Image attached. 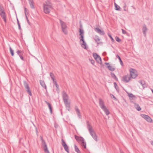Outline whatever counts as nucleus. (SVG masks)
I'll list each match as a JSON object with an SVG mask.
<instances>
[{"mask_svg":"<svg viewBox=\"0 0 153 153\" xmlns=\"http://www.w3.org/2000/svg\"><path fill=\"white\" fill-rule=\"evenodd\" d=\"M75 138L76 140L79 141H80V140L82 138H83L82 137H79V136H77L76 135H74Z\"/></svg>","mask_w":153,"mask_h":153,"instance_id":"obj_33","label":"nucleus"},{"mask_svg":"<svg viewBox=\"0 0 153 153\" xmlns=\"http://www.w3.org/2000/svg\"><path fill=\"white\" fill-rule=\"evenodd\" d=\"M102 109L104 111L106 115H108L110 114L109 110L107 109L106 107Z\"/></svg>","mask_w":153,"mask_h":153,"instance_id":"obj_25","label":"nucleus"},{"mask_svg":"<svg viewBox=\"0 0 153 153\" xmlns=\"http://www.w3.org/2000/svg\"><path fill=\"white\" fill-rule=\"evenodd\" d=\"M80 140V141H81V145L82 147H83L84 149L86 148V143L84 141V139L83 138H82Z\"/></svg>","mask_w":153,"mask_h":153,"instance_id":"obj_16","label":"nucleus"},{"mask_svg":"<svg viewBox=\"0 0 153 153\" xmlns=\"http://www.w3.org/2000/svg\"><path fill=\"white\" fill-rule=\"evenodd\" d=\"M45 102L48 105L49 108V110L50 111V112L51 114H52V107L51 106V104L50 103L46 101H45Z\"/></svg>","mask_w":153,"mask_h":153,"instance_id":"obj_22","label":"nucleus"},{"mask_svg":"<svg viewBox=\"0 0 153 153\" xmlns=\"http://www.w3.org/2000/svg\"><path fill=\"white\" fill-rule=\"evenodd\" d=\"M111 97V98H114V100L117 101V99L112 94H110Z\"/></svg>","mask_w":153,"mask_h":153,"instance_id":"obj_44","label":"nucleus"},{"mask_svg":"<svg viewBox=\"0 0 153 153\" xmlns=\"http://www.w3.org/2000/svg\"><path fill=\"white\" fill-rule=\"evenodd\" d=\"M126 5L125 4V5L123 6L124 10L125 11H126L127 9H126Z\"/></svg>","mask_w":153,"mask_h":153,"instance_id":"obj_53","label":"nucleus"},{"mask_svg":"<svg viewBox=\"0 0 153 153\" xmlns=\"http://www.w3.org/2000/svg\"><path fill=\"white\" fill-rule=\"evenodd\" d=\"M24 85L26 89V91L27 93L30 95L32 96V94L31 90L27 82L26 81H24L23 82Z\"/></svg>","mask_w":153,"mask_h":153,"instance_id":"obj_3","label":"nucleus"},{"mask_svg":"<svg viewBox=\"0 0 153 153\" xmlns=\"http://www.w3.org/2000/svg\"><path fill=\"white\" fill-rule=\"evenodd\" d=\"M53 82V84L55 85L56 87V90L57 91H59V85L57 84L56 80Z\"/></svg>","mask_w":153,"mask_h":153,"instance_id":"obj_34","label":"nucleus"},{"mask_svg":"<svg viewBox=\"0 0 153 153\" xmlns=\"http://www.w3.org/2000/svg\"><path fill=\"white\" fill-rule=\"evenodd\" d=\"M102 55L104 56H105L106 55V53L105 52H104L103 53Z\"/></svg>","mask_w":153,"mask_h":153,"instance_id":"obj_57","label":"nucleus"},{"mask_svg":"<svg viewBox=\"0 0 153 153\" xmlns=\"http://www.w3.org/2000/svg\"><path fill=\"white\" fill-rule=\"evenodd\" d=\"M17 24H18V25L20 24L19 22V20H18V19H17Z\"/></svg>","mask_w":153,"mask_h":153,"instance_id":"obj_58","label":"nucleus"},{"mask_svg":"<svg viewBox=\"0 0 153 153\" xmlns=\"http://www.w3.org/2000/svg\"><path fill=\"white\" fill-rule=\"evenodd\" d=\"M4 9V8L1 4H0V11Z\"/></svg>","mask_w":153,"mask_h":153,"instance_id":"obj_47","label":"nucleus"},{"mask_svg":"<svg viewBox=\"0 0 153 153\" xmlns=\"http://www.w3.org/2000/svg\"><path fill=\"white\" fill-rule=\"evenodd\" d=\"M105 64L106 65H109V63H107V62H105Z\"/></svg>","mask_w":153,"mask_h":153,"instance_id":"obj_61","label":"nucleus"},{"mask_svg":"<svg viewBox=\"0 0 153 153\" xmlns=\"http://www.w3.org/2000/svg\"><path fill=\"white\" fill-rule=\"evenodd\" d=\"M141 117L144 118L148 122L151 123L152 121V119L148 115L143 114H141Z\"/></svg>","mask_w":153,"mask_h":153,"instance_id":"obj_5","label":"nucleus"},{"mask_svg":"<svg viewBox=\"0 0 153 153\" xmlns=\"http://www.w3.org/2000/svg\"><path fill=\"white\" fill-rule=\"evenodd\" d=\"M82 43H81V46L84 48L85 49H86V43L85 42L84 40H83V41H82Z\"/></svg>","mask_w":153,"mask_h":153,"instance_id":"obj_27","label":"nucleus"},{"mask_svg":"<svg viewBox=\"0 0 153 153\" xmlns=\"http://www.w3.org/2000/svg\"><path fill=\"white\" fill-rule=\"evenodd\" d=\"M22 55H23V54H22V55H20V56H19V57H20V58H21V59L22 60H23V61H24V60H24V59L23 57V56H22Z\"/></svg>","mask_w":153,"mask_h":153,"instance_id":"obj_50","label":"nucleus"},{"mask_svg":"<svg viewBox=\"0 0 153 153\" xmlns=\"http://www.w3.org/2000/svg\"><path fill=\"white\" fill-rule=\"evenodd\" d=\"M89 60L90 61L91 63L93 65H94L95 63V61L94 60L91 59H89Z\"/></svg>","mask_w":153,"mask_h":153,"instance_id":"obj_45","label":"nucleus"},{"mask_svg":"<svg viewBox=\"0 0 153 153\" xmlns=\"http://www.w3.org/2000/svg\"><path fill=\"white\" fill-rule=\"evenodd\" d=\"M43 149L44 150L45 152L46 153H49V152L48 151L47 145H45L43 147Z\"/></svg>","mask_w":153,"mask_h":153,"instance_id":"obj_26","label":"nucleus"},{"mask_svg":"<svg viewBox=\"0 0 153 153\" xmlns=\"http://www.w3.org/2000/svg\"><path fill=\"white\" fill-rule=\"evenodd\" d=\"M87 125L88 129V131L89 132L91 131L94 130L92 128V127L90 125V123L89 121H87Z\"/></svg>","mask_w":153,"mask_h":153,"instance_id":"obj_14","label":"nucleus"},{"mask_svg":"<svg viewBox=\"0 0 153 153\" xmlns=\"http://www.w3.org/2000/svg\"><path fill=\"white\" fill-rule=\"evenodd\" d=\"M122 33L123 34H125L126 33V32L125 30H124L123 29H122Z\"/></svg>","mask_w":153,"mask_h":153,"instance_id":"obj_52","label":"nucleus"},{"mask_svg":"<svg viewBox=\"0 0 153 153\" xmlns=\"http://www.w3.org/2000/svg\"><path fill=\"white\" fill-rule=\"evenodd\" d=\"M62 99L64 102L68 101L69 97L65 91L63 92Z\"/></svg>","mask_w":153,"mask_h":153,"instance_id":"obj_7","label":"nucleus"},{"mask_svg":"<svg viewBox=\"0 0 153 153\" xmlns=\"http://www.w3.org/2000/svg\"><path fill=\"white\" fill-rule=\"evenodd\" d=\"M98 57H99V58H98V59H95L97 62L99 63L102 64V59H101V58L99 56Z\"/></svg>","mask_w":153,"mask_h":153,"instance_id":"obj_28","label":"nucleus"},{"mask_svg":"<svg viewBox=\"0 0 153 153\" xmlns=\"http://www.w3.org/2000/svg\"><path fill=\"white\" fill-rule=\"evenodd\" d=\"M18 27H19V29L21 30V26H20V25H18Z\"/></svg>","mask_w":153,"mask_h":153,"instance_id":"obj_55","label":"nucleus"},{"mask_svg":"<svg viewBox=\"0 0 153 153\" xmlns=\"http://www.w3.org/2000/svg\"><path fill=\"white\" fill-rule=\"evenodd\" d=\"M143 33L144 36H146V32L148 30V29L147 28L146 25L144 24L143 26L142 29Z\"/></svg>","mask_w":153,"mask_h":153,"instance_id":"obj_13","label":"nucleus"},{"mask_svg":"<svg viewBox=\"0 0 153 153\" xmlns=\"http://www.w3.org/2000/svg\"><path fill=\"white\" fill-rule=\"evenodd\" d=\"M62 145L63 146L65 150L68 153L69 152L68 147L64 140L62 139Z\"/></svg>","mask_w":153,"mask_h":153,"instance_id":"obj_6","label":"nucleus"},{"mask_svg":"<svg viewBox=\"0 0 153 153\" xmlns=\"http://www.w3.org/2000/svg\"><path fill=\"white\" fill-rule=\"evenodd\" d=\"M107 67L109 70L111 71H114L115 69V68L113 67L112 66H110L109 65L108 66H107Z\"/></svg>","mask_w":153,"mask_h":153,"instance_id":"obj_29","label":"nucleus"},{"mask_svg":"<svg viewBox=\"0 0 153 153\" xmlns=\"http://www.w3.org/2000/svg\"><path fill=\"white\" fill-rule=\"evenodd\" d=\"M29 3L31 8L33 9L34 8V2L33 0H28Z\"/></svg>","mask_w":153,"mask_h":153,"instance_id":"obj_18","label":"nucleus"},{"mask_svg":"<svg viewBox=\"0 0 153 153\" xmlns=\"http://www.w3.org/2000/svg\"><path fill=\"white\" fill-rule=\"evenodd\" d=\"M134 107L135 108L137 109V110L138 111H140L141 110V108L140 107L139 105L136 103H134Z\"/></svg>","mask_w":153,"mask_h":153,"instance_id":"obj_24","label":"nucleus"},{"mask_svg":"<svg viewBox=\"0 0 153 153\" xmlns=\"http://www.w3.org/2000/svg\"><path fill=\"white\" fill-rule=\"evenodd\" d=\"M151 91H152V93H153V89H152Z\"/></svg>","mask_w":153,"mask_h":153,"instance_id":"obj_62","label":"nucleus"},{"mask_svg":"<svg viewBox=\"0 0 153 153\" xmlns=\"http://www.w3.org/2000/svg\"><path fill=\"white\" fill-rule=\"evenodd\" d=\"M53 81V82L54 81H56V80L54 79V77L52 78H51Z\"/></svg>","mask_w":153,"mask_h":153,"instance_id":"obj_56","label":"nucleus"},{"mask_svg":"<svg viewBox=\"0 0 153 153\" xmlns=\"http://www.w3.org/2000/svg\"><path fill=\"white\" fill-rule=\"evenodd\" d=\"M64 103L65 105L66 108L69 111L70 108V102H68V101L64 102Z\"/></svg>","mask_w":153,"mask_h":153,"instance_id":"obj_17","label":"nucleus"},{"mask_svg":"<svg viewBox=\"0 0 153 153\" xmlns=\"http://www.w3.org/2000/svg\"><path fill=\"white\" fill-rule=\"evenodd\" d=\"M138 82L142 85L143 89H144L145 88L147 87L148 85L145 82L144 80H140L138 81Z\"/></svg>","mask_w":153,"mask_h":153,"instance_id":"obj_9","label":"nucleus"},{"mask_svg":"<svg viewBox=\"0 0 153 153\" xmlns=\"http://www.w3.org/2000/svg\"><path fill=\"white\" fill-rule=\"evenodd\" d=\"M25 16H26V19H27V22L29 24V20L28 19V18L27 17V15H25Z\"/></svg>","mask_w":153,"mask_h":153,"instance_id":"obj_54","label":"nucleus"},{"mask_svg":"<svg viewBox=\"0 0 153 153\" xmlns=\"http://www.w3.org/2000/svg\"><path fill=\"white\" fill-rule=\"evenodd\" d=\"M151 144L153 146V141H151Z\"/></svg>","mask_w":153,"mask_h":153,"instance_id":"obj_59","label":"nucleus"},{"mask_svg":"<svg viewBox=\"0 0 153 153\" xmlns=\"http://www.w3.org/2000/svg\"><path fill=\"white\" fill-rule=\"evenodd\" d=\"M43 10L44 12L46 14H49L53 8L51 3L48 1L43 4Z\"/></svg>","mask_w":153,"mask_h":153,"instance_id":"obj_1","label":"nucleus"},{"mask_svg":"<svg viewBox=\"0 0 153 153\" xmlns=\"http://www.w3.org/2000/svg\"><path fill=\"white\" fill-rule=\"evenodd\" d=\"M74 146L75 152H77V153H81L80 151L79 148H78L77 146L76 145H74Z\"/></svg>","mask_w":153,"mask_h":153,"instance_id":"obj_31","label":"nucleus"},{"mask_svg":"<svg viewBox=\"0 0 153 153\" xmlns=\"http://www.w3.org/2000/svg\"><path fill=\"white\" fill-rule=\"evenodd\" d=\"M89 132L91 135L92 137L94 139V140L96 141H98L97 139V137L94 130Z\"/></svg>","mask_w":153,"mask_h":153,"instance_id":"obj_10","label":"nucleus"},{"mask_svg":"<svg viewBox=\"0 0 153 153\" xmlns=\"http://www.w3.org/2000/svg\"><path fill=\"white\" fill-rule=\"evenodd\" d=\"M40 83L41 85L44 88H45L46 90H47V87L44 81L40 80Z\"/></svg>","mask_w":153,"mask_h":153,"instance_id":"obj_20","label":"nucleus"},{"mask_svg":"<svg viewBox=\"0 0 153 153\" xmlns=\"http://www.w3.org/2000/svg\"><path fill=\"white\" fill-rule=\"evenodd\" d=\"M16 53L19 55V56H20V55H21L22 54H23L22 51L19 50H18L17 51Z\"/></svg>","mask_w":153,"mask_h":153,"instance_id":"obj_38","label":"nucleus"},{"mask_svg":"<svg viewBox=\"0 0 153 153\" xmlns=\"http://www.w3.org/2000/svg\"><path fill=\"white\" fill-rule=\"evenodd\" d=\"M114 87H115V88L116 89H117V87L118 86L117 83L115 82H114Z\"/></svg>","mask_w":153,"mask_h":153,"instance_id":"obj_49","label":"nucleus"},{"mask_svg":"<svg viewBox=\"0 0 153 153\" xmlns=\"http://www.w3.org/2000/svg\"><path fill=\"white\" fill-rule=\"evenodd\" d=\"M131 78L129 75H126L123 76V80L125 82H128L130 81Z\"/></svg>","mask_w":153,"mask_h":153,"instance_id":"obj_8","label":"nucleus"},{"mask_svg":"<svg viewBox=\"0 0 153 153\" xmlns=\"http://www.w3.org/2000/svg\"><path fill=\"white\" fill-rule=\"evenodd\" d=\"M121 153H124L123 152H121Z\"/></svg>","mask_w":153,"mask_h":153,"instance_id":"obj_63","label":"nucleus"},{"mask_svg":"<svg viewBox=\"0 0 153 153\" xmlns=\"http://www.w3.org/2000/svg\"><path fill=\"white\" fill-rule=\"evenodd\" d=\"M10 51L12 56H13L14 55V51L10 47Z\"/></svg>","mask_w":153,"mask_h":153,"instance_id":"obj_37","label":"nucleus"},{"mask_svg":"<svg viewBox=\"0 0 153 153\" xmlns=\"http://www.w3.org/2000/svg\"><path fill=\"white\" fill-rule=\"evenodd\" d=\"M128 96L130 97H135V96L132 94H128Z\"/></svg>","mask_w":153,"mask_h":153,"instance_id":"obj_43","label":"nucleus"},{"mask_svg":"<svg viewBox=\"0 0 153 153\" xmlns=\"http://www.w3.org/2000/svg\"><path fill=\"white\" fill-rule=\"evenodd\" d=\"M115 39L116 41L118 42H120L121 41V39L117 36H116Z\"/></svg>","mask_w":153,"mask_h":153,"instance_id":"obj_42","label":"nucleus"},{"mask_svg":"<svg viewBox=\"0 0 153 153\" xmlns=\"http://www.w3.org/2000/svg\"><path fill=\"white\" fill-rule=\"evenodd\" d=\"M130 76L132 78H135L137 76V71L136 70L132 68L130 69Z\"/></svg>","mask_w":153,"mask_h":153,"instance_id":"obj_4","label":"nucleus"},{"mask_svg":"<svg viewBox=\"0 0 153 153\" xmlns=\"http://www.w3.org/2000/svg\"><path fill=\"white\" fill-rule=\"evenodd\" d=\"M111 77L113 78L115 80L118 81V79L114 73L112 72H111Z\"/></svg>","mask_w":153,"mask_h":153,"instance_id":"obj_23","label":"nucleus"},{"mask_svg":"<svg viewBox=\"0 0 153 153\" xmlns=\"http://www.w3.org/2000/svg\"><path fill=\"white\" fill-rule=\"evenodd\" d=\"M94 39L95 40L96 42L97 43V45H98L100 43L99 42L100 40V37L97 36L96 35L95 36Z\"/></svg>","mask_w":153,"mask_h":153,"instance_id":"obj_19","label":"nucleus"},{"mask_svg":"<svg viewBox=\"0 0 153 153\" xmlns=\"http://www.w3.org/2000/svg\"><path fill=\"white\" fill-rule=\"evenodd\" d=\"M41 139L42 140V145L43 146L45 145H46V143L45 141L43 140L42 137H41Z\"/></svg>","mask_w":153,"mask_h":153,"instance_id":"obj_39","label":"nucleus"},{"mask_svg":"<svg viewBox=\"0 0 153 153\" xmlns=\"http://www.w3.org/2000/svg\"><path fill=\"white\" fill-rule=\"evenodd\" d=\"M114 5L115 7V9L117 10H120V7L118 6L116 3H114Z\"/></svg>","mask_w":153,"mask_h":153,"instance_id":"obj_32","label":"nucleus"},{"mask_svg":"<svg viewBox=\"0 0 153 153\" xmlns=\"http://www.w3.org/2000/svg\"><path fill=\"white\" fill-rule=\"evenodd\" d=\"M116 57L117 58H118V59L119 60V61L120 62L121 65L123 66V63L119 56L118 55H116Z\"/></svg>","mask_w":153,"mask_h":153,"instance_id":"obj_30","label":"nucleus"},{"mask_svg":"<svg viewBox=\"0 0 153 153\" xmlns=\"http://www.w3.org/2000/svg\"><path fill=\"white\" fill-rule=\"evenodd\" d=\"M24 11L25 15H27V13H28V11L26 8L24 7Z\"/></svg>","mask_w":153,"mask_h":153,"instance_id":"obj_41","label":"nucleus"},{"mask_svg":"<svg viewBox=\"0 0 153 153\" xmlns=\"http://www.w3.org/2000/svg\"><path fill=\"white\" fill-rule=\"evenodd\" d=\"M116 90H117V91L118 92H119V90L118 89V88H117V89H116Z\"/></svg>","mask_w":153,"mask_h":153,"instance_id":"obj_60","label":"nucleus"},{"mask_svg":"<svg viewBox=\"0 0 153 153\" xmlns=\"http://www.w3.org/2000/svg\"><path fill=\"white\" fill-rule=\"evenodd\" d=\"M79 32L80 33L79 35H81L84 34V31L83 29L81 28L79 29Z\"/></svg>","mask_w":153,"mask_h":153,"instance_id":"obj_36","label":"nucleus"},{"mask_svg":"<svg viewBox=\"0 0 153 153\" xmlns=\"http://www.w3.org/2000/svg\"><path fill=\"white\" fill-rule=\"evenodd\" d=\"M75 109L76 112L78 116L79 117V118H81V115L80 114V111L79 110V109L77 106H75Z\"/></svg>","mask_w":153,"mask_h":153,"instance_id":"obj_15","label":"nucleus"},{"mask_svg":"<svg viewBox=\"0 0 153 153\" xmlns=\"http://www.w3.org/2000/svg\"><path fill=\"white\" fill-rule=\"evenodd\" d=\"M93 55L95 59H98V58H99V57H98L100 56L96 53H93Z\"/></svg>","mask_w":153,"mask_h":153,"instance_id":"obj_35","label":"nucleus"},{"mask_svg":"<svg viewBox=\"0 0 153 153\" xmlns=\"http://www.w3.org/2000/svg\"><path fill=\"white\" fill-rule=\"evenodd\" d=\"M108 36L110 37L111 39V41L112 42H114V39L112 38V37L111 36V35L109 34V35H108Z\"/></svg>","mask_w":153,"mask_h":153,"instance_id":"obj_48","label":"nucleus"},{"mask_svg":"<svg viewBox=\"0 0 153 153\" xmlns=\"http://www.w3.org/2000/svg\"><path fill=\"white\" fill-rule=\"evenodd\" d=\"M80 37L79 38V39H80V41H83V40H84V35H80Z\"/></svg>","mask_w":153,"mask_h":153,"instance_id":"obj_40","label":"nucleus"},{"mask_svg":"<svg viewBox=\"0 0 153 153\" xmlns=\"http://www.w3.org/2000/svg\"><path fill=\"white\" fill-rule=\"evenodd\" d=\"M1 18L5 23L6 22V14L5 13L0 14Z\"/></svg>","mask_w":153,"mask_h":153,"instance_id":"obj_21","label":"nucleus"},{"mask_svg":"<svg viewBox=\"0 0 153 153\" xmlns=\"http://www.w3.org/2000/svg\"><path fill=\"white\" fill-rule=\"evenodd\" d=\"M59 20L63 32L65 34H67L68 33L66 30L67 26L66 25L65 23L62 21L60 19H59Z\"/></svg>","mask_w":153,"mask_h":153,"instance_id":"obj_2","label":"nucleus"},{"mask_svg":"<svg viewBox=\"0 0 153 153\" xmlns=\"http://www.w3.org/2000/svg\"><path fill=\"white\" fill-rule=\"evenodd\" d=\"M94 30L96 32L101 35H104L105 34V32L103 30H102L98 27L95 28Z\"/></svg>","mask_w":153,"mask_h":153,"instance_id":"obj_11","label":"nucleus"},{"mask_svg":"<svg viewBox=\"0 0 153 153\" xmlns=\"http://www.w3.org/2000/svg\"><path fill=\"white\" fill-rule=\"evenodd\" d=\"M50 75L51 78L54 77V75L53 73L52 72H50Z\"/></svg>","mask_w":153,"mask_h":153,"instance_id":"obj_46","label":"nucleus"},{"mask_svg":"<svg viewBox=\"0 0 153 153\" xmlns=\"http://www.w3.org/2000/svg\"><path fill=\"white\" fill-rule=\"evenodd\" d=\"M5 13L4 10L0 11V14Z\"/></svg>","mask_w":153,"mask_h":153,"instance_id":"obj_51","label":"nucleus"},{"mask_svg":"<svg viewBox=\"0 0 153 153\" xmlns=\"http://www.w3.org/2000/svg\"><path fill=\"white\" fill-rule=\"evenodd\" d=\"M99 103L100 106L102 109L106 107L104 105V102L101 98L99 99Z\"/></svg>","mask_w":153,"mask_h":153,"instance_id":"obj_12","label":"nucleus"}]
</instances>
